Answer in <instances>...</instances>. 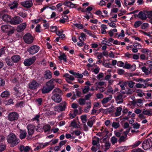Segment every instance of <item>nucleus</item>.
Returning a JSON list of instances; mask_svg holds the SVG:
<instances>
[{"mask_svg":"<svg viewBox=\"0 0 152 152\" xmlns=\"http://www.w3.org/2000/svg\"><path fill=\"white\" fill-rule=\"evenodd\" d=\"M7 139L8 142L11 144L12 147L16 146L19 142V140L17 138L15 135L12 133H10L8 135Z\"/></svg>","mask_w":152,"mask_h":152,"instance_id":"nucleus-1","label":"nucleus"},{"mask_svg":"<svg viewBox=\"0 0 152 152\" xmlns=\"http://www.w3.org/2000/svg\"><path fill=\"white\" fill-rule=\"evenodd\" d=\"M67 103L65 101L62 102L58 105L55 106V110L58 112H62L64 111L66 108Z\"/></svg>","mask_w":152,"mask_h":152,"instance_id":"nucleus-2","label":"nucleus"},{"mask_svg":"<svg viewBox=\"0 0 152 152\" xmlns=\"http://www.w3.org/2000/svg\"><path fill=\"white\" fill-rule=\"evenodd\" d=\"M152 146V142L151 140L147 139L144 140L142 143V147L145 150H147L151 148Z\"/></svg>","mask_w":152,"mask_h":152,"instance_id":"nucleus-3","label":"nucleus"},{"mask_svg":"<svg viewBox=\"0 0 152 152\" xmlns=\"http://www.w3.org/2000/svg\"><path fill=\"white\" fill-rule=\"evenodd\" d=\"M23 38L24 42L28 44L31 43L34 40L33 37L29 33L26 34L23 37Z\"/></svg>","mask_w":152,"mask_h":152,"instance_id":"nucleus-4","label":"nucleus"},{"mask_svg":"<svg viewBox=\"0 0 152 152\" xmlns=\"http://www.w3.org/2000/svg\"><path fill=\"white\" fill-rule=\"evenodd\" d=\"M8 117V119L10 121H15L18 119L19 115L17 113L12 112L9 114Z\"/></svg>","mask_w":152,"mask_h":152,"instance_id":"nucleus-5","label":"nucleus"},{"mask_svg":"<svg viewBox=\"0 0 152 152\" xmlns=\"http://www.w3.org/2000/svg\"><path fill=\"white\" fill-rule=\"evenodd\" d=\"M1 18L5 22H10L11 23V17L6 14L4 13L3 12H0V18Z\"/></svg>","mask_w":152,"mask_h":152,"instance_id":"nucleus-6","label":"nucleus"},{"mask_svg":"<svg viewBox=\"0 0 152 152\" xmlns=\"http://www.w3.org/2000/svg\"><path fill=\"white\" fill-rule=\"evenodd\" d=\"M36 60L35 56H33L31 58L26 59L24 61L23 64L26 66H29L34 63Z\"/></svg>","mask_w":152,"mask_h":152,"instance_id":"nucleus-7","label":"nucleus"},{"mask_svg":"<svg viewBox=\"0 0 152 152\" xmlns=\"http://www.w3.org/2000/svg\"><path fill=\"white\" fill-rule=\"evenodd\" d=\"M39 48L37 45H34L30 47L28 50L30 54L33 55L38 52L39 51Z\"/></svg>","mask_w":152,"mask_h":152,"instance_id":"nucleus-8","label":"nucleus"},{"mask_svg":"<svg viewBox=\"0 0 152 152\" xmlns=\"http://www.w3.org/2000/svg\"><path fill=\"white\" fill-rule=\"evenodd\" d=\"M40 84L37 83L36 80H33L28 84V88L31 90H35L38 88Z\"/></svg>","mask_w":152,"mask_h":152,"instance_id":"nucleus-9","label":"nucleus"},{"mask_svg":"<svg viewBox=\"0 0 152 152\" xmlns=\"http://www.w3.org/2000/svg\"><path fill=\"white\" fill-rule=\"evenodd\" d=\"M23 22V19L18 16H15L11 19V23L13 25H17Z\"/></svg>","mask_w":152,"mask_h":152,"instance_id":"nucleus-10","label":"nucleus"},{"mask_svg":"<svg viewBox=\"0 0 152 152\" xmlns=\"http://www.w3.org/2000/svg\"><path fill=\"white\" fill-rule=\"evenodd\" d=\"M51 99L53 100L55 102L59 103L62 100V98L60 95L58 94H54L51 97Z\"/></svg>","mask_w":152,"mask_h":152,"instance_id":"nucleus-11","label":"nucleus"},{"mask_svg":"<svg viewBox=\"0 0 152 152\" xmlns=\"http://www.w3.org/2000/svg\"><path fill=\"white\" fill-rule=\"evenodd\" d=\"M52 74L49 70L45 71L43 75L44 77L46 79H50L52 77Z\"/></svg>","mask_w":152,"mask_h":152,"instance_id":"nucleus-12","label":"nucleus"},{"mask_svg":"<svg viewBox=\"0 0 152 152\" xmlns=\"http://www.w3.org/2000/svg\"><path fill=\"white\" fill-rule=\"evenodd\" d=\"M54 80L53 79H50L46 83L45 86L48 87L52 90L55 87L54 83L53 82Z\"/></svg>","mask_w":152,"mask_h":152,"instance_id":"nucleus-13","label":"nucleus"},{"mask_svg":"<svg viewBox=\"0 0 152 152\" xmlns=\"http://www.w3.org/2000/svg\"><path fill=\"white\" fill-rule=\"evenodd\" d=\"M28 132L29 135H32L34 133V126L31 124L28 125L27 127Z\"/></svg>","mask_w":152,"mask_h":152,"instance_id":"nucleus-14","label":"nucleus"},{"mask_svg":"<svg viewBox=\"0 0 152 152\" xmlns=\"http://www.w3.org/2000/svg\"><path fill=\"white\" fill-rule=\"evenodd\" d=\"M26 26V23L19 25L17 28V31L18 32H21L25 28Z\"/></svg>","mask_w":152,"mask_h":152,"instance_id":"nucleus-15","label":"nucleus"},{"mask_svg":"<svg viewBox=\"0 0 152 152\" xmlns=\"http://www.w3.org/2000/svg\"><path fill=\"white\" fill-rule=\"evenodd\" d=\"M21 4L25 7L29 8L32 6L33 4L31 1H26L22 2Z\"/></svg>","mask_w":152,"mask_h":152,"instance_id":"nucleus-16","label":"nucleus"},{"mask_svg":"<svg viewBox=\"0 0 152 152\" xmlns=\"http://www.w3.org/2000/svg\"><path fill=\"white\" fill-rule=\"evenodd\" d=\"M139 18L142 20H146L147 17L145 12L142 11L140 12L138 15Z\"/></svg>","mask_w":152,"mask_h":152,"instance_id":"nucleus-17","label":"nucleus"},{"mask_svg":"<svg viewBox=\"0 0 152 152\" xmlns=\"http://www.w3.org/2000/svg\"><path fill=\"white\" fill-rule=\"evenodd\" d=\"M18 3L16 1H14L12 2H10L9 4V6L11 9H13L17 7Z\"/></svg>","mask_w":152,"mask_h":152,"instance_id":"nucleus-18","label":"nucleus"},{"mask_svg":"<svg viewBox=\"0 0 152 152\" xmlns=\"http://www.w3.org/2000/svg\"><path fill=\"white\" fill-rule=\"evenodd\" d=\"M52 90L48 87L44 86L42 89V92L43 94L48 93L51 91Z\"/></svg>","mask_w":152,"mask_h":152,"instance_id":"nucleus-19","label":"nucleus"},{"mask_svg":"<svg viewBox=\"0 0 152 152\" xmlns=\"http://www.w3.org/2000/svg\"><path fill=\"white\" fill-rule=\"evenodd\" d=\"M123 95L121 94H119L115 98V100L116 101L118 100H120L117 102V104H120L122 103L123 102V100L122 99Z\"/></svg>","mask_w":152,"mask_h":152,"instance_id":"nucleus-20","label":"nucleus"},{"mask_svg":"<svg viewBox=\"0 0 152 152\" xmlns=\"http://www.w3.org/2000/svg\"><path fill=\"white\" fill-rule=\"evenodd\" d=\"M95 118H94V117H93L91 118H90L88 121L87 123L88 125L90 127H92L93 124L95 122Z\"/></svg>","mask_w":152,"mask_h":152,"instance_id":"nucleus-21","label":"nucleus"},{"mask_svg":"<svg viewBox=\"0 0 152 152\" xmlns=\"http://www.w3.org/2000/svg\"><path fill=\"white\" fill-rule=\"evenodd\" d=\"M12 28V27L11 26L6 25L2 26L1 27V29L3 31L6 32L8 31L9 29Z\"/></svg>","mask_w":152,"mask_h":152,"instance_id":"nucleus-22","label":"nucleus"},{"mask_svg":"<svg viewBox=\"0 0 152 152\" xmlns=\"http://www.w3.org/2000/svg\"><path fill=\"white\" fill-rule=\"evenodd\" d=\"M11 59L13 62L17 63L20 60V57L18 55H15L11 57Z\"/></svg>","mask_w":152,"mask_h":152,"instance_id":"nucleus-23","label":"nucleus"},{"mask_svg":"<svg viewBox=\"0 0 152 152\" xmlns=\"http://www.w3.org/2000/svg\"><path fill=\"white\" fill-rule=\"evenodd\" d=\"M20 137L21 139H23L26 137L27 134L26 131L20 130Z\"/></svg>","mask_w":152,"mask_h":152,"instance_id":"nucleus-24","label":"nucleus"},{"mask_svg":"<svg viewBox=\"0 0 152 152\" xmlns=\"http://www.w3.org/2000/svg\"><path fill=\"white\" fill-rule=\"evenodd\" d=\"M112 95H110L109 96L104 98L102 101L103 104H105L107 102L109 101L112 99Z\"/></svg>","mask_w":152,"mask_h":152,"instance_id":"nucleus-25","label":"nucleus"},{"mask_svg":"<svg viewBox=\"0 0 152 152\" xmlns=\"http://www.w3.org/2000/svg\"><path fill=\"white\" fill-rule=\"evenodd\" d=\"M142 113L144 115L150 116L152 114V109H149L148 110H145V109H143Z\"/></svg>","mask_w":152,"mask_h":152,"instance_id":"nucleus-26","label":"nucleus"},{"mask_svg":"<svg viewBox=\"0 0 152 152\" xmlns=\"http://www.w3.org/2000/svg\"><path fill=\"white\" fill-rule=\"evenodd\" d=\"M10 95V92L7 91H6L2 92L1 94V96L2 98L8 97Z\"/></svg>","mask_w":152,"mask_h":152,"instance_id":"nucleus-27","label":"nucleus"},{"mask_svg":"<svg viewBox=\"0 0 152 152\" xmlns=\"http://www.w3.org/2000/svg\"><path fill=\"white\" fill-rule=\"evenodd\" d=\"M127 136H120L119 139L118 140V142L119 143H121L123 142H125L127 139Z\"/></svg>","mask_w":152,"mask_h":152,"instance_id":"nucleus-28","label":"nucleus"},{"mask_svg":"<svg viewBox=\"0 0 152 152\" xmlns=\"http://www.w3.org/2000/svg\"><path fill=\"white\" fill-rule=\"evenodd\" d=\"M58 58L60 60H63L65 62H67L66 56L64 53L60 54V56H59Z\"/></svg>","mask_w":152,"mask_h":152,"instance_id":"nucleus-29","label":"nucleus"},{"mask_svg":"<svg viewBox=\"0 0 152 152\" xmlns=\"http://www.w3.org/2000/svg\"><path fill=\"white\" fill-rule=\"evenodd\" d=\"M122 109V108L121 107H119L117 108L116 112L115 113V114L116 116H118L121 114Z\"/></svg>","mask_w":152,"mask_h":152,"instance_id":"nucleus-30","label":"nucleus"},{"mask_svg":"<svg viewBox=\"0 0 152 152\" xmlns=\"http://www.w3.org/2000/svg\"><path fill=\"white\" fill-rule=\"evenodd\" d=\"M5 60L7 64L9 66H11L13 64V61H12L11 60L8 58H6L5 59Z\"/></svg>","mask_w":152,"mask_h":152,"instance_id":"nucleus-31","label":"nucleus"},{"mask_svg":"<svg viewBox=\"0 0 152 152\" xmlns=\"http://www.w3.org/2000/svg\"><path fill=\"white\" fill-rule=\"evenodd\" d=\"M110 142L113 145H114L118 142V139L115 136L112 137L110 139Z\"/></svg>","mask_w":152,"mask_h":152,"instance_id":"nucleus-32","label":"nucleus"},{"mask_svg":"<svg viewBox=\"0 0 152 152\" xmlns=\"http://www.w3.org/2000/svg\"><path fill=\"white\" fill-rule=\"evenodd\" d=\"M142 71L147 75H149L150 73V71L148 69H147L145 66H143L142 68Z\"/></svg>","mask_w":152,"mask_h":152,"instance_id":"nucleus-33","label":"nucleus"},{"mask_svg":"<svg viewBox=\"0 0 152 152\" xmlns=\"http://www.w3.org/2000/svg\"><path fill=\"white\" fill-rule=\"evenodd\" d=\"M142 23V22L140 20L136 21L134 24V26L135 28H137L140 26H141Z\"/></svg>","mask_w":152,"mask_h":152,"instance_id":"nucleus-34","label":"nucleus"},{"mask_svg":"<svg viewBox=\"0 0 152 152\" xmlns=\"http://www.w3.org/2000/svg\"><path fill=\"white\" fill-rule=\"evenodd\" d=\"M86 100L83 98H80L79 99L78 102L80 105H84L86 104Z\"/></svg>","mask_w":152,"mask_h":152,"instance_id":"nucleus-35","label":"nucleus"},{"mask_svg":"<svg viewBox=\"0 0 152 152\" xmlns=\"http://www.w3.org/2000/svg\"><path fill=\"white\" fill-rule=\"evenodd\" d=\"M61 91L58 88H56L53 90L52 91L53 94H58L57 93L60 94L61 93Z\"/></svg>","mask_w":152,"mask_h":152,"instance_id":"nucleus-36","label":"nucleus"},{"mask_svg":"<svg viewBox=\"0 0 152 152\" xmlns=\"http://www.w3.org/2000/svg\"><path fill=\"white\" fill-rule=\"evenodd\" d=\"M135 86L137 88H141L142 87L146 88V84H145V86L142 84L140 83H137L135 85Z\"/></svg>","mask_w":152,"mask_h":152,"instance_id":"nucleus-37","label":"nucleus"},{"mask_svg":"<svg viewBox=\"0 0 152 152\" xmlns=\"http://www.w3.org/2000/svg\"><path fill=\"white\" fill-rule=\"evenodd\" d=\"M50 129V125H46L43 126V129L45 132L49 131Z\"/></svg>","mask_w":152,"mask_h":152,"instance_id":"nucleus-38","label":"nucleus"},{"mask_svg":"<svg viewBox=\"0 0 152 152\" xmlns=\"http://www.w3.org/2000/svg\"><path fill=\"white\" fill-rule=\"evenodd\" d=\"M81 119L83 123H85L87 120V116L86 115H82L81 116Z\"/></svg>","mask_w":152,"mask_h":152,"instance_id":"nucleus-39","label":"nucleus"},{"mask_svg":"<svg viewBox=\"0 0 152 152\" xmlns=\"http://www.w3.org/2000/svg\"><path fill=\"white\" fill-rule=\"evenodd\" d=\"M90 87L88 86H85L83 90V93L84 94L86 93L88 91Z\"/></svg>","mask_w":152,"mask_h":152,"instance_id":"nucleus-40","label":"nucleus"},{"mask_svg":"<svg viewBox=\"0 0 152 152\" xmlns=\"http://www.w3.org/2000/svg\"><path fill=\"white\" fill-rule=\"evenodd\" d=\"M35 102L37 103V104L39 106L40 105L42 102V99L41 98H38L35 100Z\"/></svg>","mask_w":152,"mask_h":152,"instance_id":"nucleus-41","label":"nucleus"},{"mask_svg":"<svg viewBox=\"0 0 152 152\" xmlns=\"http://www.w3.org/2000/svg\"><path fill=\"white\" fill-rule=\"evenodd\" d=\"M149 27V24L147 23H144L142 25L141 28L142 29H145Z\"/></svg>","mask_w":152,"mask_h":152,"instance_id":"nucleus-42","label":"nucleus"},{"mask_svg":"<svg viewBox=\"0 0 152 152\" xmlns=\"http://www.w3.org/2000/svg\"><path fill=\"white\" fill-rule=\"evenodd\" d=\"M112 126L115 129L118 128L120 126L119 124L116 122H113L112 124Z\"/></svg>","mask_w":152,"mask_h":152,"instance_id":"nucleus-43","label":"nucleus"},{"mask_svg":"<svg viewBox=\"0 0 152 152\" xmlns=\"http://www.w3.org/2000/svg\"><path fill=\"white\" fill-rule=\"evenodd\" d=\"M110 146V144L109 142H106L105 144V147L106 150H104V151H106V150L109 149Z\"/></svg>","mask_w":152,"mask_h":152,"instance_id":"nucleus-44","label":"nucleus"},{"mask_svg":"<svg viewBox=\"0 0 152 152\" xmlns=\"http://www.w3.org/2000/svg\"><path fill=\"white\" fill-rule=\"evenodd\" d=\"M71 126L75 128H78L79 125L77 124L75 121H72L71 123Z\"/></svg>","mask_w":152,"mask_h":152,"instance_id":"nucleus-45","label":"nucleus"},{"mask_svg":"<svg viewBox=\"0 0 152 152\" xmlns=\"http://www.w3.org/2000/svg\"><path fill=\"white\" fill-rule=\"evenodd\" d=\"M135 84V83L133 82L132 81H129L128 86L130 88H133L134 87V85Z\"/></svg>","mask_w":152,"mask_h":152,"instance_id":"nucleus-46","label":"nucleus"},{"mask_svg":"<svg viewBox=\"0 0 152 152\" xmlns=\"http://www.w3.org/2000/svg\"><path fill=\"white\" fill-rule=\"evenodd\" d=\"M146 16L149 18H150L152 17V11H149L147 12Z\"/></svg>","mask_w":152,"mask_h":152,"instance_id":"nucleus-47","label":"nucleus"},{"mask_svg":"<svg viewBox=\"0 0 152 152\" xmlns=\"http://www.w3.org/2000/svg\"><path fill=\"white\" fill-rule=\"evenodd\" d=\"M131 152H145L143 150L141 149L138 148L134 149L132 150Z\"/></svg>","mask_w":152,"mask_h":152,"instance_id":"nucleus-48","label":"nucleus"},{"mask_svg":"<svg viewBox=\"0 0 152 152\" xmlns=\"http://www.w3.org/2000/svg\"><path fill=\"white\" fill-rule=\"evenodd\" d=\"M6 145L5 144H1L0 145V152L3 151L5 149Z\"/></svg>","mask_w":152,"mask_h":152,"instance_id":"nucleus-49","label":"nucleus"},{"mask_svg":"<svg viewBox=\"0 0 152 152\" xmlns=\"http://www.w3.org/2000/svg\"><path fill=\"white\" fill-rule=\"evenodd\" d=\"M133 128L135 129H138L140 126V125L138 123H135L132 125Z\"/></svg>","mask_w":152,"mask_h":152,"instance_id":"nucleus-50","label":"nucleus"},{"mask_svg":"<svg viewBox=\"0 0 152 152\" xmlns=\"http://www.w3.org/2000/svg\"><path fill=\"white\" fill-rule=\"evenodd\" d=\"M112 22H109L108 23V24L110 26V27H112L113 28H115L116 27V24L114 23H113V21H111Z\"/></svg>","mask_w":152,"mask_h":152,"instance_id":"nucleus-51","label":"nucleus"},{"mask_svg":"<svg viewBox=\"0 0 152 152\" xmlns=\"http://www.w3.org/2000/svg\"><path fill=\"white\" fill-rule=\"evenodd\" d=\"M124 71L121 69H118L117 70V73L118 74L120 75H121L124 74Z\"/></svg>","mask_w":152,"mask_h":152,"instance_id":"nucleus-52","label":"nucleus"},{"mask_svg":"<svg viewBox=\"0 0 152 152\" xmlns=\"http://www.w3.org/2000/svg\"><path fill=\"white\" fill-rule=\"evenodd\" d=\"M127 89L128 91L126 92V94L127 95H131L132 94L133 92H134L133 90L131 89L128 88Z\"/></svg>","mask_w":152,"mask_h":152,"instance_id":"nucleus-53","label":"nucleus"},{"mask_svg":"<svg viewBox=\"0 0 152 152\" xmlns=\"http://www.w3.org/2000/svg\"><path fill=\"white\" fill-rule=\"evenodd\" d=\"M18 14L23 18L26 17L27 15V14H26L23 12H20L18 13Z\"/></svg>","mask_w":152,"mask_h":152,"instance_id":"nucleus-54","label":"nucleus"},{"mask_svg":"<svg viewBox=\"0 0 152 152\" xmlns=\"http://www.w3.org/2000/svg\"><path fill=\"white\" fill-rule=\"evenodd\" d=\"M93 95V94L91 93H89V94L86 95L85 96V99L86 100H88L90 98L91 96H92Z\"/></svg>","mask_w":152,"mask_h":152,"instance_id":"nucleus-55","label":"nucleus"},{"mask_svg":"<svg viewBox=\"0 0 152 152\" xmlns=\"http://www.w3.org/2000/svg\"><path fill=\"white\" fill-rule=\"evenodd\" d=\"M103 65L106 67L111 68V64L109 63H104Z\"/></svg>","mask_w":152,"mask_h":152,"instance_id":"nucleus-56","label":"nucleus"},{"mask_svg":"<svg viewBox=\"0 0 152 152\" xmlns=\"http://www.w3.org/2000/svg\"><path fill=\"white\" fill-rule=\"evenodd\" d=\"M104 74L103 73H100L97 76L96 78L99 79L102 78L104 77Z\"/></svg>","mask_w":152,"mask_h":152,"instance_id":"nucleus-57","label":"nucleus"},{"mask_svg":"<svg viewBox=\"0 0 152 152\" xmlns=\"http://www.w3.org/2000/svg\"><path fill=\"white\" fill-rule=\"evenodd\" d=\"M133 46L135 48L137 49H140L141 48V46L139 44H134Z\"/></svg>","mask_w":152,"mask_h":152,"instance_id":"nucleus-58","label":"nucleus"},{"mask_svg":"<svg viewBox=\"0 0 152 152\" xmlns=\"http://www.w3.org/2000/svg\"><path fill=\"white\" fill-rule=\"evenodd\" d=\"M75 26L76 27L80 29H82L83 28V25L81 24H77L76 23L75 24Z\"/></svg>","mask_w":152,"mask_h":152,"instance_id":"nucleus-59","label":"nucleus"},{"mask_svg":"<svg viewBox=\"0 0 152 152\" xmlns=\"http://www.w3.org/2000/svg\"><path fill=\"white\" fill-rule=\"evenodd\" d=\"M91 105H88L87 107H86L84 110V111L85 113H88L89 110L91 108Z\"/></svg>","mask_w":152,"mask_h":152,"instance_id":"nucleus-60","label":"nucleus"},{"mask_svg":"<svg viewBox=\"0 0 152 152\" xmlns=\"http://www.w3.org/2000/svg\"><path fill=\"white\" fill-rule=\"evenodd\" d=\"M96 97L98 99L102 98L103 97V95L101 93H98L96 95Z\"/></svg>","mask_w":152,"mask_h":152,"instance_id":"nucleus-61","label":"nucleus"},{"mask_svg":"<svg viewBox=\"0 0 152 152\" xmlns=\"http://www.w3.org/2000/svg\"><path fill=\"white\" fill-rule=\"evenodd\" d=\"M50 29L52 32H55L57 30V28L56 26H52L50 27Z\"/></svg>","mask_w":152,"mask_h":152,"instance_id":"nucleus-62","label":"nucleus"},{"mask_svg":"<svg viewBox=\"0 0 152 152\" xmlns=\"http://www.w3.org/2000/svg\"><path fill=\"white\" fill-rule=\"evenodd\" d=\"M142 142V141H139L135 142L133 145V146L134 148H135L139 145Z\"/></svg>","mask_w":152,"mask_h":152,"instance_id":"nucleus-63","label":"nucleus"},{"mask_svg":"<svg viewBox=\"0 0 152 152\" xmlns=\"http://www.w3.org/2000/svg\"><path fill=\"white\" fill-rule=\"evenodd\" d=\"M121 152H124L126 150V148L125 147H121L118 148Z\"/></svg>","mask_w":152,"mask_h":152,"instance_id":"nucleus-64","label":"nucleus"}]
</instances>
